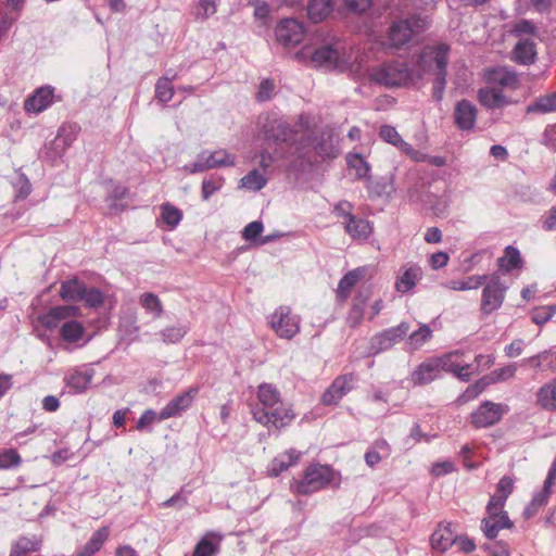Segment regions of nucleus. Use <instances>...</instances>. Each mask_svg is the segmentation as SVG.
<instances>
[{"mask_svg":"<svg viewBox=\"0 0 556 556\" xmlns=\"http://www.w3.org/2000/svg\"><path fill=\"white\" fill-rule=\"evenodd\" d=\"M260 135L268 147L275 148V153L282 160L290 157L287 149L289 142L296 139V129L283 118L267 114L260 121Z\"/></svg>","mask_w":556,"mask_h":556,"instance_id":"nucleus-1","label":"nucleus"},{"mask_svg":"<svg viewBox=\"0 0 556 556\" xmlns=\"http://www.w3.org/2000/svg\"><path fill=\"white\" fill-rule=\"evenodd\" d=\"M463 355L462 351H453L440 357H432L420 363L410 374V380L414 386L428 384L441 377L442 371H456L459 368L452 365V358H458Z\"/></svg>","mask_w":556,"mask_h":556,"instance_id":"nucleus-2","label":"nucleus"},{"mask_svg":"<svg viewBox=\"0 0 556 556\" xmlns=\"http://www.w3.org/2000/svg\"><path fill=\"white\" fill-rule=\"evenodd\" d=\"M333 476L332 467L312 464L305 469L302 480H292L290 490L300 495H309L327 488L333 480Z\"/></svg>","mask_w":556,"mask_h":556,"instance_id":"nucleus-3","label":"nucleus"},{"mask_svg":"<svg viewBox=\"0 0 556 556\" xmlns=\"http://www.w3.org/2000/svg\"><path fill=\"white\" fill-rule=\"evenodd\" d=\"M292 58L301 64L326 71L339 67L341 59L340 52L332 45H324L317 48L304 46L294 52Z\"/></svg>","mask_w":556,"mask_h":556,"instance_id":"nucleus-4","label":"nucleus"},{"mask_svg":"<svg viewBox=\"0 0 556 556\" xmlns=\"http://www.w3.org/2000/svg\"><path fill=\"white\" fill-rule=\"evenodd\" d=\"M429 50L432 54V62L434 64L432 98L437 102H441L444 98L446 87L447 64L451 47L445 42H440L437 46L430 47Z\"/></svg>","mask_w":556,"mask_h":556,"instance_id":"nucleus-5","label":"nucleus"},{"mask_svg":"<svg viewBox=\"0 0 556 556\" xmlns=\"http://www.w3.org/2000/svg\"><path fill=\"white\" fill-rule=\"evenodd\" d=\"M253 418L258 424L270 429H281L289 426L295 418L292 406L283 401L273 408H252Z\"/></svg>","mask_w":556,"mask_h":556,"instance_id":"nucleus-6","label":"nucleus"},{"mask_svg":"<svg viewBox=\"0 0 556 556\" xmlns=\"http://www.w3.org/2000/svg\"><path fill=\"white\" fill-rule=\"evenodd\" d=\"M301 316L286 305L278 306L269 316V325L280 339L292 340L301 330Z\"/></svg>","mask_w":556,"mask_h":556,"instance_id":"nucleus-7","label":"nucleus"},{"mask_svg":"<svg viewBox=\"0 0 556 556\" xmlns=\"http://www.w3.org/2000/svg\"><path fill=\"white\" fill-rule=\"evenodd\" d=\"M372 79L387 87H400L410 80V71L406 63L393 61L372 70Z\"/></svg>","mask_w":556,"mask_h":556,"instance_id":"nucleus-8","label":"nucleus"},{"mask_svg":"<svg viewBox=\"0 0 556 556\" xmlns=\"http://www.w3.org/2000/svg\"><path fill=\"white\" fill-rule=\"evenodd\" d=\"M485 282L482 290L480 311L483 315H490L502 306L508 287L496 273L488 275Z\"/></svg>","mask_w":556,"mask_h":556,"instance_id":"nucleus-9","label":"nucleus"},{"mask_svg":"<svg viewBox=\"0 0 556 556\" xmlns=\"http://www.w3.org/2000/svg\"><path fill=\"white\" fill-rule=\"evenodd\" d=\"M509 410L508 405L483 401L476 410L470 414V424L476 429L490 428L498 424Z\"/></svg>","mask_w":556,"mask_h":556,"instance_id":"nucleus-10","label":"nucleus"},{"mask_svg":"<svg viewBox=\"0 0 556 556\" xmlns=\"http://www.w3.org/2000/svg\"><path fill=\"white\" fill-rule=\"evenodd\" d=\"M409 324L402 321L395 327L388 328L375 334L369 342V354L377 355L391 349L396 342L402 340L409 331Z\"/></svg>","mask_w":556,"mask_h":556,"instance_id":"nucleus-11","label":"nucleus"},{"mask_svg":"<svg viewBox=\"0 0 556 556\" xmlns=\"http://www.w3.org/2000/svg\"><path fill=\"white\" fill-rule=\"evenodd\" d=\"M275 35L277 41L283 47H293L303 40L305 27L298 20L288 17L277 24Z\"/></svg>","mask_w":556,"mask_h":556,"instance_id":"nucleus-12","label":"nucleus"},{"mask_svg":"<svg viewBox=\"0 0 556 556\" xmlns=\"http://www.w3.org/2000/svg\"><path fill=\"white\" fill-rule=\"evenodd\" d=\"M199 387H190L186 391L172 399L159 413V420H166L180 416L191 407L194 399L199 394Z\"/></svg>","mask_w":556,"mask_h":556,"instance_id":"nucleus-13","label":"nucleus"},{"mask_svg":"<svg viewBox=\"0 0 556 556\" xmlns=\"http://www.w3.org/2000/svg\"><path fill=\"white\" fill-rule=\"evenodd\" d=\"M55 88L50 85L38 87L24 102L27 113L39 114L49 109L55 101Z\"/></svg>","mask_w":556,"mask_h":556,"instance_id":"nucleus-14","label":"nucleus"},{"mask_svg":"<svg viewBox=\"0 0 556 556\" xmlns=\"http://www.w3.org/2000/svg\"><path fill=\"white\" fill-rule=\"evenodd\" d=\"M422 268L414 263L404 264L399 271L394 288L397 292L405 294L410 292L422 279Z\"/></svg>","mask_w":556,"mask_h":556,"instance_id":"nucleus-15","label":"nucleus"},{"mask_svg":"<svg viewBox=\"0 0 556 556\" xmlns=\"http://www.w3.org/2000/svg\"><path fill=\"white\" fill-rule=\"evenodd\" d=\"M478 110L473 103L467 99L458 101L454 110V123L459 130H472L477 123Z\"/></svg>","mask_w":556,"mask_h":556,"instance_id":"nucleus-16","label":"nucleus"},{"mask_svg":"<svg viewBox=\"0 0 556 556\" xmlns=\"http://www.w3.org/2000/svg\"><path fill=\"white\" fill-rule=\"evenodd\" d=\"M94 370L88 367L76 368L64 377L65 387L72 394L84 393L91 384Z\"/></svg>","mask_w":556,"mask_h":556,"instance_id":"nucleus-17","label":"nucleus"},{"mask_svg":"<svg viewBox=\"0 0 556 556\" xmlns=\"http://www.w3.org/2000/svg\"><path fill=\"white\" fill-rule=\"evenodd\" d=\"M312 148L314 149L313 138L309 135H300L296 130V139L289 142L287 149L290 151V157L294 165H303L304 162L311 161Z\"/></svg>","mask_w":556,"mask_h":556,"instance_id":"nucleus-18","label":"nucleus"},{"mask_svg":"<svg viewBox=\"0 0 556 556\" xmlns=\"http://www.w3.org/2000/svg\"><path fill=\"white\" fill-rule=\"evenodd\" d=\"M488 84L503 88L515 89L518 86L517 73L507 66H495L488 68L484 74Z\"/></svg>","mask_w":556,"mask_h":556,"instance_id":"nucleus-19","label":"nucleus"},{"mask_svg":"<svg viewBox=\"0 0 556 556\" xmlns=\"http://www.w3.org/2000/svg\"><path fill=\"white\" fill-rule=\"evenodd\" d=\"M394 174L388 173L387 175L371 179L369 177L366 181V188L369 197L371 198H387L390 199L395 193Z\"/></svg>","mask_w":556,"mask_h":556,"instance_id":"nucleus-20","label":"nucleus"},{"mask_svg":"<svg viewBox=\"0 0 556 556\" xmlns=\"http://www.w3.org/2000/svg\"><path fill=\"white\" fill-rule=\"evenodd\" d=\"M379 137L387 143H390L397 148L401 152L417 160L418 152L413 148L412 144L406 142L396 128L391 125H382L379 129Z\"/></svg>","mask_w":556,"mask_h":556,"instance_id":"nucleus-21","label":"nucleus"},{"mask_svg":"<svg viewBox=\"0 0 556 556\" xmlns=\"http://www.w3.org/2000/svg\"><path fill=\"white\" fill-rule=\"evenodd\" d=\"M477 98L479 103L488 110L502 109L511 103L501 90L490 87H483L478 90Z\"/></svg>","mask_w":556,"mask_h":556,"instance_id":"nucleus-22","label":"nucleus"},{"mask_svg":"<svg viewBox=\"0 0 556 556\" xmlns=\"http://www.w3.org/2000/svg\"><path fill=\"white\" fill-rule=\"evenodd\" d=\"M344 229L353 240L366 241L372 233L374 226L369 220L354 215L345 222Z\"/></svg>","mask_w":556,"mask_h":556,"instance_id":"nucleus-23","label":"nucleus"},{"mask_svg":"<svg viewBox=\"0 0 556 556\" xmlns=\"http://www.w3.org/2000/svg\"><path fill=\"white\" fill-rule=\"evenodd\" d=\"M514 527L513 521L509 519L507 511H503L498 518H482L480 529L488 540H494L497 538L500 530L511 529Z\"/></svg>","mask_w":556,"mask_h":556,"instance_id":"nucleus-24","label":"nucleus"},{"mask_svg":"<svg viewBox=\"0 0 556 556\" xmlns=\"http://www.w3.org/2000/svg\"><path fill=\"white\" fill-rule=\"evenodd\" d=\"M314 151L320 157H336L338 150L333 143V132L331 129L325 128L318 136L313 139Z\"/></svg>","mask_w":556,"mask_h":556,"instance_id":"nucleus-25","label":"nucleus"},{"mask_svg":"<svg viewBox=\"0 0 556 556\" xmlns=\"http://www.w3.org/2000/svg\"><path fill=\"white\" fill-rule=\"evenodd\" d=\"M301 455V452L294 448H290L277 455L273 459L268 468L269 475L271 477H278L281 472L288 470L291 466L295 465L299 462Z\"/></svg>","mask_w":556,"mask_h":556,"instance_id":"nucleus-26","label":"nucleus"},{"mask_svg":"<svg viewBox=\"0 0 556 556\" xmlns=\"http://www.w3.org/2000/svg\"><path fill=\"white\" fill-rule=\"evenodd\" d=\"M413 34L409 21L394 22L389 29V40L393 47L401 48L410 41Z\"/></svg>","mask_w":556,"mask_h":556,"instance_id":"nucleus-27","label":"nucleus"},{"mask_svg":"<svg viewBox=\"0 0 556 556\" xmlns=\"http://www.w3.org/2000/svg\"><path fill=\"white\" fill-rule=\"evenodd\" d=\"M556 112V91L536 97L526 108V114L545 115Z\"/></svg>","mask_w":556,"mask_h":556,"instance_id":"nucleus-28","label":"nucleus"},{"mask_svg":"<svg viewBox=\"0 0 556 556\" xmlns=\"http://www.w3.org/2000/svg\"><path fill=\"white\" fill-rule=\"evenodd\" d=\"M334 9V0H308L306 11L309 21L320 23L325 21Z\"/></svg>","mask_w":556,"mask_h":556,"instance_id":"nucleus-29","label":"nucleus"},{"mask_svg":"<svg viewBox=\"0 0 556 556\" xmlns=\"http://www.w3.org/2000/svg\"><path fill=\"white\" fill-rule=\"evenodd\" d=\"M256 395L260 405H255L253 408H273L282 401L280 391L271 383H261Z\"/></svg>","mask_w":556,"mask_h":556,"instance_id":"nucleus-30","label":"nucleus"},{"mask_svg":"<svg viewBox=\"0 0 556 556\" xmlns=\"http://www.w3.org/2000/svg\"><path fill=\"white\" fill-rule=\"evenodd\" d=\"M455 538L450 523L439 525L430 536V543L433 549L445 552L455 544Z\"/></svg>","mask_w":556,"mask_h":556,"instance_id":"nucleus-31","label":"nucleus"},{"mask_svg":"<svg viewBox=\"0 0 556 556\" xmlns=\"http://www.w3.org/2000/svg\"><path fill=\"white\" fill-rule=\"evenodd\" d=\"M369 296H370V292L368 290L359 291L355 295L352 306L346 315V324L351 328H355L362 323L363 316H364V309H365V306L367 304Z\"/></svg>","mask_w":556,"mask_h":556,"instance_id":"nucleus-32","label":"nucleus"},{"mask_svg":"<svg viewBox=\"0 0 556 556\" xmlns=\"http://www.w3.org/2000/svg\"><path fill=\"white\" fill-rule=\"evenodd\" d=\"M201 157L205 160L208 169L235 166L236 164V156L223 149L215 150L211 153L203 151L201 152Z\"/></svg>","mask_w":556,"mask_h":556,"instance_id":"nucleus-33","label":"nucleus"},{"mask_svg":"<svg viewBox=\"0 0 556 556\" xmlns=\"http://www.w3.org/2000/svg\"><path fill=\"white\" fill-rule=\"evenodd\" d=\"M363 276L361 268H355L348 271L338 283L337 298L339 301L344 302L350 296L351 290L356 286Z\"/></svg>","mask_w":556,"mask_h":556,"instance_id":"nucleus-34","label":"nucleus"},{"mask_svg":"<svg viewBox=\"0 0 556 556\" xmlns=\"http://www.w3.org/2000/svg\"><path fill=\"white\" fill-rule=\"evenodd\" d=\"M41 547V540L37 535L20 536L10 551V556H22L27 553L38 552Z\"/></svg>","mask_w":556,"mask_h":556,"instance_id":"nucleus-35","label":"nucleus"},{"mask_svg":"<svg viewBox=\"0 0 556 556\" xmlns=\"http://www.w3.org/2000/svg\"><path fill=\"white\" fill-rule=\"evenodd\" d=\"M86 283L78 278H72L61 283L60 295L65 301L80 302Z\"/></svg>","mask_w":556,"mask_h":556,"instance_id":"nucleus-36","label":"nucleus"},{"mask_svg":"<svg viewBox=\"0 0 556 556\" xmlns=\"http://www.w3.org/2000/svg\"><path fill=\"white\" fill-rule=\"evenodd\" d=\"M535 56V45L531 40H520L514 48V60L519 64L530 65L534 63Z\"/></svg>","mask_w":556,"mask_h":556,"instance_id":"nucleus-37","label":"nucleus"},{"mask_svg":"<svg viewBox=\"0 0 556 556\" xmlns=\"http://www.w3.org/2000/svg\"><path fill=\"white\" fill-rule=\"evenodd\" d=\"M345 160L348 166L355 170V178L367 181L371 166L365 157L361 153H348Z\"/></svg>","mask_w":556,"mask_h":556,"instance_id":"nucleus-38","label":"nucleus"},{"mask_svg":"<svg viewBox=\"0 0 556 556\" xmlns=\"http://www.w3.org/2000/svg\"><path fill=\"white\" fill-rule=\"evenodd\" d=\"M73 139L62 138L59 134L54 140L45 146V159L52 163L61 159L65 150L71 146Z\"/></svg>","mask_w":556,"mask_h":556,"instance_id":"nucleus-39","label":"nucleus"},{"mask_svg":"<svg viewBox=\"0 0 556 556\" xmlns=\"http://www.w3.org/2000/svg\"><path fill=\"white\" fill-rule=\"evenodd\" d=\"M523 264L520 252L517 248L513 245H507L505 248V255L497 260V265L500 268L509 273L514 269L521 268Z\"/></svg>","mask_w":556,"mask_h":556,"instance_id":"nucleus-40","label":"nucleus"},{"mask_svg":"<svg viewBox=\"0 0 556 556\" xmlns=\"http://www.w3.org/2000/svg\"><path fill=\"white\" fill-rule=\"evenodd\" d=\"M486 279L488 275H476L467 277L465 280H451L443 286L454 291H467L480 288Z\"/></svg>","mask_w":556,"mask_h":556,"instance_id":"nucleus-41","label":"nucleus"},{"mask_svg":"<svg viewBox=\"0 0 556 556\" xmlns=\"http://www.w3.org/2000/svg\"><path fill=\"white\" fill-rule=\"evenodd\" d=\"M161 218L163 223L170 229L174 230L182 220V211L173 205L169 202H165L160 206Z\"/></svg>","mask_w":556,"mask_h":556,"instance_id":"nucleus-42","label":"nucleus"},{"mask_svg":"<svg viewBox=\"0 0 556 556\" xmlns=\"http://www.w3.org/2000/svg\"><path fill=\"white\" fill-rule=\"evenodd\" d=\"M489 386H491V382L489 381L486 375H484L475 383L469 384L466 390L457 397V402L459 404H465L477 399Z\"/></svg>","mask_w":556,"mask_h":556,"instance_id":"nucleus-43","label":"nucleus"},{"mask_svg":"<svg viewBox=\"0 0 556 556\" xmlns=\"http://www.w3.org/2000/svg\"><path fill=\"white\" fill-rule=\"evenodd\" d=\"M177 78V74H173L172 77L164 76L157 79L155 84V98L162 102H169L175 93L172 81Z\"/></svg>","mask_w":556,"mask_h":556,"instance_id":"nucleus-44","label":"nucleus"},{"mask_svg":"<svg viewBox=\"0 0 556 556\" xmlns=\"http://www.w3.org/2000/svg\"><path fill=\"white\" fill-rule=\"evenodd\" d=\"M526 362L533 368L556 370V354L551 351L541 352L527 358Z\"/></svg>","mask_w":556,"mask_h":556,"instance_id":"nucleus-45","label":"nucleus"},{"mask_svg":"<svg viewBox=\"0 0 556 556\" xmlns=\"http://www.w3.org/2000/svg\"><path fill=\"white\" fill-rule=\"evenodd\" d=\"M240 184L250 191H260L266 186L267 178L258 169H252L241 178Z\"/></svg>","mask_w":556,"mask_h":556,"instance_id":"nucleus-46","label":"nucleus"},{"mask_svg":"<svg viewBox=\"0 0 556 556\" xmlns=\"http://www.w3.org/2000/svg\"><path fill=\"white\" fill-rule=\"evenodd\" d=\"M12 187L14 189L15 201L25 200L33 190L29 179L21 169L16 172V178L12 181Z\"/></svg>","mask_w":556,"mask_h":556,"instance_id":"nucleus-47","label":"nucleus"},{"mask_svg":"<svg viewBox=\"0 0 556 556\" xmlns=\"http://www.w3.org/2000/svg\"><path fill=\"white\" fill-rule=\"evenodd\" d=\"M84 327L77 320L65 321L60 330L62 339L66 342H77L84 334Z\"/></svg>","mask_w":556,"mask_h":556,"instance_id":"nucleus-48","label":"nucleus"},{"mask_svg":"<svg viewBox=\"0 0 556 556\" xmlns=\"http://www.w3.org/2000/svg\"><path fill=\"white\" fill-rule=\"evenodd\" d=\"M187 325L169 326L160 331L162 341L167 344H176L188 333Z\"/></svg>","mask_w":556,"mask_h":556,"instance_id":"nucleus-49","label":"nucleus"},{"mask_svg":"<svg viewBox=\"0 0 556 556\" xmlns=\"http://www.w3.org/2000/svg\"><path fill=\"white\" fill-rule=\"evenodd\" d=\"M23 463L21 455L14 448L0 451V470H15Z\"/></svg>","mask_w":556,"mask_h":556,"instance_id":"nucleus-50","label":"nucleus"},{"mask_svg":"<svg viewBox=\"0 0 556 556\" xmlns=\"http://www.w3.org/2000/svg\"><path fill=\"white\" fill-rule=\"evenodd\" d=\"M139 302L146 312L153 314L155 318L161 317L163 314V304L156 294L152 292L143 293Z\"/></svg>","mask_w":556,"mask_h":556,"instance_id":"nucleus-51","label":"nucleus"},{"mask_svg":"<svg viewBox=\"0 0 556 556\" xmlns=\"http://www.w3.org/2000/svg\"><path fill=\"white\" fill-rule=\"evenodd\" d=\"M538 401L542 407L556 410V390L553 388L552 382L540 388Z\"/></svg>","mask_w":556,"mask_h":556,"instance_id":"nucleus-52","label":"nucleus"},{"mask_svg":"<svg viewBox=\"0 0 556 556\" xmlns=\"http://www.w3.org/2000/svg\"><path fill=\"white\" fill-rule=\"evenodd\" d=\"M190 491L182 486L177 493H175L172 497L160 504L162 508L174 507L177 510H181L188 505V498L190 495Z\"/></svg>","mask_w":556,"mask_h":556,"instance_id":"nucleus-53","label":"nucleus"},{"mask_svg":"<svg viewBox=\"0 0 556 556\" xmlns=\"http://www.w3.org/2000/svg\"><path fill=\"white\" fill-rule=\"evenodd\" d=\"M549 496L551 495L543 492L542 490L535 492L532 496L531 502L526 506V508L523 510L525 517L526 518L533 517L541 507H543L547 504Z\"/></svg>","mask_w":556,"mask_h":556,"instance_id":"nucleus-54","label":"nucleus"},{"mask_svg":"<svg viewBox=\"0 0 556 556\" xmlns=\"http://www.w3.org/2000/svg\"><path fill=\"white\" fill-rule=\"evenodd\" d=\"M431 328L428 325H421L418 330L413 331L408 336V343L414 350H417L431 339Z\"/></svg>","mask_w":556,"mask_h":556,"instance_id":"nucleus-55","label":"nucleus"},{"mask_svg":"<svg viewBox=\"0 0 556 556\" xmlns=\"http://www.w3.org/2000/svg\"><path fill=\"white\" fill-rule=\"evenodd\" d=\"M217 551L218 543L205 535L197 543L192 556H214Z\"/></svg>","mask_w":556,"mask_h":556,"instance_id":"nucleus-56","label":"nucleus"},{"mask_svg":"<svg viewBox=\"0 0 556 556\" xmlns=\"http://www.w3.org/2000/svg\"><path fill=\"white\" fill-rule=\"evenodd\" d=\"M517 367L515 364L506 365L502 368L495 369L486 375L491 384L506 381L515 376Z\"/></svg>","mask_w":556,"mask_h":556,"instance_id":"nucleus-57","label":"nucleus"},{"mask_svg":"<svg viewBox=\"0 0 556 556\" xmlns=\"http://www.w3.org/2000/svg\"><path fill=\"white\" fill-rule=\"evenodd\" d=\"M224 179L219 176H212L202 181V200L207 201L215 192L222 189Z\"/></svg>","mask_w":556,"mask_h":556,"instance_id":"nucleus-58","label":"nucleus"},{"mask_svg":"<svg viewBox=\"0 0 556 556\" xmlns=\"http://www.w3.org/2000/svg\"><path fill=\"white\" fill-rule=\"evenodd\" d=\"M452 365L458 367L459 369L456 371H450V372L453 374L457 379H459L460 381H464V382L470 381V379L473 375H477L480 372V370L475 369V367H476L475 361H473V363L462 365L456 362V358H452Z\"/></svg>","mask_w":556,"mask_h":556,"instance_id":"nucleus-59","label":"nucleus"},{"mask_svg":"<svg viewBox=\"0 0 556 556\" xmlns=\"http://www.w3.org/2000/svg\"><path fill=\"white\" fill-rule=\"evenodd\" d=\"M356 376L354 374H345L338 376L332 383L339 391L340 395L344 396L354 389Z\"/></svg>","mask_w":556,"mask_h":556,"instance_id":"nucleus-60","label":"nucleus"},{"mask_svg":"<svg viewBox=\"0 0 556 556\" xmlns=\"http://www.w3.org/2000/svg\"><path fill=\"white\" fill-rule=\"evenodd\" d=\"M88 307L97 308L103 304V293L98 288H88L86 286L81 300Z\"/></svg>","mask_w":556,"mask_h":556,"instance_id":"nucleus-61","label":"nucleus"},{"mask_svg":"<svg viewBox=\"0 0 556 556\" xmlns=\"http://www.w3.org/2000/svg\"><path fill=\"white\" fill-rule=\"evenodd\" d=\"M264 230V225L261 220H254L249 223L242 230V237L245 241L254 242L258 241L261 233Z\"/></svg>","mask_w":556,"mask_h":556,"instance_id":"nucleus-62","label":"nucleus"},{"mask_svg":"<svg viewBox=\"0 0 556 556\" xmlns=\"http://www.w3.org/2000/svg\"><path fill=\"white\" fill-rule=\"evenodd\" d=\"M275 84L273 80L266 78L263 79L258 86V90L256 92V100L258 102L269 101L274 96Z\"/></svg>","mask_w":556,"mask_h":556,"instance_id":"nucleus-63","label":"nucleus"},{"mask_svg":"<svg viewBox=\"0 0 556 556\" xmlns=\"http://www.w3.org/2000/svg\"><path fill=\"white\" fill-rule=\"evenodd\" d=\"M482 548L492 556H510V549L506 542L497 541L493 544H484Z\"/></svg>","mask_w":556,"mask_h":556,"instance_id":"nucleus-64","label":"nucleus"}]
</instances>
